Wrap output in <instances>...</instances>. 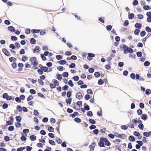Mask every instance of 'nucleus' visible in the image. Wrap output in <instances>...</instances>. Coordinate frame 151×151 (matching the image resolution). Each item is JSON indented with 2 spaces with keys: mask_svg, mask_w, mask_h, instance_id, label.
<instances>
[{
  "mask_svg": "<svg viewBox=\"0 0 151 151\" xmlns=\"http://www.w3.org/2000/svg\"><path fill=\"white\" fill-rule=\"evenodd\" d=\"M98 145L100 147H105V145L109 146L111 145V143L107 139L102 137L100 139V141L99 142Z\"/></svg>",
  "mask_w": 151,
  "mask_h": 151,
  "instance_id": "obj_1",
  "label": "nucleus"
},
{
  "mask_svg": "<svg viewBox=\"0 0 151 151\" xmlns=\"http://www.w3.org/2000/svg\"><path fill=\"white\" fill-rule=\"evenodd\" d=\"M29 61L31 63V64L34 66H37L38 65V61L35 57L30 58L29 59Z\"/></svg>",
  "mask_w": 151,
  "mask_h": 151,
  "instance_id": "obj_2",
  "label": "nucleus"
},
{
  "mask_svg": "<svg viewBox=\"0 0 151 151\" xmlns=\"http://www.w3.org/2000/svg\"><path fill=\"white\" fill-rule=\"evenodd\" d=\"M123 46L124 52V53H127L128 52H129L130 53H132L133 52V50L132 48L128 47L127 46L125 45H123Z\"/></svg>",
  "mask_w": 151,
  "mask_h": 151,
  "instance_id": "obj_3",
  "label": "nucleus"
},
{
  "mask_svg": "<svg viewBox=\"0 0 151 151\" xmlns=\"http://www.w3.org/2000/svg\"><path fill=\"white\" fill-rule=\"evenodd\" d=\"M76 98L80 100L82 99L83 96L81 93V92H78L76 93Z\"/></svg>",
  "mask_w": 151,
  "mask_h": 151,
  "instance_id": "obj_4",
  "label": "nucleus"
},
{
  "mask_svg": "<svg viewBox=\"0 0 151 151\" xmlns=\"http://www.w3.org/2000/svg\"><path fill=\"white\" fill-rule=\"evenodd\" d=\"M2 51L6 56H10V52L8 51V50L6 49L5 48L3 49Z\"/></svg>",
  "mask_w": 151,
  "mask_h": 151,
  "instance_id": "obj_5",
  "label": "nucleus"
},
{
  "mask_svg": "<svg viewBox=\"0 0 151 151\" xmlns=\"http://www.w3.org/2000/svg\"><path fill=\"white\" fill-rule=\"evenodd\" d=\"M88 56L87 57V59L88 60H91L92 58L91 57H94L95 56V55L94 54L91 53H88Z\"/></svg>",
  "mask_w": 151,
  "mask_h": 151,
  "instance_id": "obj_6",
  "label": "nucleus"
},
{
  "mask_svg": "<svg viewBox=\"0 0 151 151\" xmlns=\"http://www.w3.org/2000/svg\"><path fill=\"white\" fill-rule=\"evenodd\" d=\"M18 66L19 67H20L19 68H18V70L19 72L21 71L22 70V68L24 66L23 64L22 63H18Z\"/></svg>",
  "mask_w": 151,
  "mask_h": 151,
  "instance_id": "obj_7",
  "label": "nucleus"
},
{
  "mask_svg": "<svg viewBox=\"0 0 151 151\" xmlns=\"http://www.w3.org/2000/svg\"><path fill=\"white\" fill-rule=\"evenodd\" d=\"M40 50V47L39 46H37L34 49L33 52L34 53H37L39 52Z\"/></svg>",
  "mask_w": 151,
  "mask_h": 151,
  "instance_id": "obj_8",
  "label": "nucleus"
},
{
  "mask_svg": "<svg viewBox=\"0 0 151 151\" xmlns=\"http://www.w3.org/2000/svg\"><path fill=\"white\" fill-rule=\"evenodd\" d=\"M40 68L45 72H47L48 70V68L46 66H42L40 67Z\"/></svg>",
  "mask_w": 151,
  "mask_h": 151,
  "instance_id": "obj_9",
  "label": "nucleus"
},
{
  "mask_svg": "<svg viewBox=\"0 0 151 151\" xmlns=\"http://www.w3.org/2000/svg\"><path fill=\"white\" fill-rule=\"evenodd\" d=\"M141 119L143 120H145L147 119V116L146 114H143L141 116Z\"/></svg>",
  "mask_w": 151,
  "mask_h": 151,
  "instance_id": "obj_10",
  "label": "nucleus"
},
{
  "mask_svg": "<svg viewBox=\"0 0 151 151\" xmlns=\"http://www.w3.org/2000/svg\"><path fill=\"white\" fill-rule=\"evenodd\" d=\"M52 81L55 86H58L59 85V82L57 80L54 79Z\"/></svg>",
  "mask_w": 151,
  "mask_h": 151,
  "instance_id": "obj_11",
  "label": "nucleus"
},
{
  "mask_svg": "<svg viewBox=\"0 0 151 151\" xmlns=\"http://www.w3.org/2000/svg\"><path fill=\"white\" fill-rule=\"evenodd\" d=\"M92 144L93 145V146L92 145H90L89 146L90 151H93L95 146L96 144L95 142H93Z\"/></svg>",
  "mask_w": 151,
  "mask_h": 151,
  "instance_id": "obj_12",
  "label": "nucleus"
},
{
  "mask_svg": "<svg viewBox=\"0 0 151 151\" xmlns=\"http://www.w3.org/2000/svg\"><path fill=\"white\" fill-rule=\"evenodd\" d=\"M56 78L59 81H61L62 79V76L61 74H57L56 75Z\"/></svg>",
  "mask_w": 151,
  "mask_h": 151,
  "instance_id": "obj_13",
  "label": "nucleus"
},
{
  "mask_svg": "<svg viewBox=\"0 0 151 151\" xmlns=\"http://www.w3.org/2000/svg\"><path fill=\"white\" fill-rule=\"evenodd\" d=\"M8 29L9 31L12 32H14L15 30L14 27L12 26L9 27L8 28Z\"/></svg>",
  "mask_w": 151,
  "mask_h": 151,
  "instance_id": "obj_14",
  "label": "nucleus"
},
{
  "mask_svg": "<svg viewBox=\"0 0 151 151\" xmlns=\"http://www.w3.org/2000/svg\"><path fill=\"white\" fill-rule=\"evenodd\" d=\"M143 135L147 137H148L151 135V131H150L148 133L146 132H145L143 133Z\"/></svg>",
  "mask_w": 151,
  "mask_h": 151,
  "instance_id": "obj_15",
  "label": "nucleus"
},
{
  "mask_svg": "<svg viewBox=\"0 0 151 151\" xmlns=\"http://www.w3.org/2000/svg\"><path fill=\"white\" fill-rule=\"evenodd\" d=\"M135 27L139 29H140L142 27V24L139 23H136L135 25Z\"/></svg>",
  "mask_w": 151,
  "mask_h": 151,
  "instance_id": "obj_16",
  "label": "nucleus"
},
{
  "mask_svg": "<svg viewBox=\"0 0 151 151\" xmlns=\"http://www.w3.org/2000/svg\"><path fill=\"white\" fill-rule=\"evenodd\" d=\"M36 139V137L35 136L32 135L30 136V139L32 141H35Z\"/></svg>",
  "mask_w": 151,
  "mask_h": 151,
  "instance_id": "obj_17",
  "label": "nucleus"
},
{
  "mask_svg": "<svg viewBox=\"0 0 151 151\" xmlns=\"http://www.w3.org/2000/svg\"><path fill=\"white\" fill-rule=\"evenodd\" d=\"M36 40L33 38H32L30 40V42L33 44H35L36 43Z\"/></svg>",
  "mask_w": 151,
  "mask_h": 151,
  "instance_id": "obj_18",
  "label": "nucleus"
},
{
  "mask_svg": "<svg viewBox=\"0 0 151 151\" xmlns=\"http://www.w3.org/2000/svg\"><path fill=\"white\" fill-rule=\"evenodd\" d=\"M66 62V61L65 60H60L58 61V63L61 65L65 64Z\"/></svg>",
  "mask_w": 151,
  "mask_h": 151,
  "instance_id": "obj_19",
  "label": "nucleus"
},
{
  "mask_svg": "<svg viewBox=\"0 0 151 151\" xmlns=\"http://www.w3.org/2000/svg\"><path fill=\"white\" fill-rule=\"evenodd\" d=\"M143 9L145 10H148L151 9V7L148 5H144L143 6Z\"/></svg>",
  "mask_w": 151,
  "mask_h": 151,
  "instance_id": "obj_20",
  "label": "nucleus"
},
{
  "mask_svg": "<svg viewBox=\"0 0 151 151\" xmlns=\"http://www.w3.org/2000/svg\"><path fill=\"white\" fill-rule=\"evenodd\" d=\"M74 121L77 123H80L81 122V120L79 118L76 117L74 119Z\"/></svg>",
  "mask_w": 151,
  "mask_h": 151,
  "instance_id": "obj_21",
  "label": "nucleus"
},
{
  "mask_svg": "<svg viewBox=\"0 0 151 151\" xmlns=\"http://www.w3.org/2000/svg\"><path fill=\"white\" fill-rule=\"evenodd\" d=\"M48 130L50 132H53L54 131V128L51 126H49L48 128Z\"/></svg>",
  "mask_w": 151,
  "mask_h": 151,
  "instance_id": "obj_22",
  "label": "nucleus"
},
{
  "mask_svg": "<svg viewBox=\"0 0 151 151\" xmlns=\"http://www.w3.org/2000/svg\"><path fill=\"white\" fill-rule=\"evenodd\" d=\"M40 32V30L39 29H33L32 30L31 32L32 33H39Z\"/></svg>",
  "mask_w": 151,
  "mask_h": 151,
  "instance_id": "obj_23",
  "label": "nucleus"
},
{
  "mask_svg": "<svg viewBox=\"0 0 151 151\" xmlns=\"http://www.w3.org/2000/svg\"><path fill=\"white\" fill-rule=\"evenodd\" d=\"M62 75L64 77H68V73L67 72H64L63 73Z\"/></svg>",
  "mask_w": 151,
  "mask_h": 151,
  "instance_id": "obj_24",
  "label": "nucleus"
},
{
  "mask_svg": "<svg viewBox=\"0 0 151 151\" xmlns=\"http://www.w3.org/2000/svg\"><path fill=\"white\" fill-rule=\"evenodd\" d=\"M78 114V113L76 111L74 112L73 114H70V116H71L73 118H74L75 116L77 115Z\"/></svg>",
  "mask_w": 151,
  "mask_h": 151,
  "instance_id": "obj_25",
  "label": "nucleus"
},
{
  "mask_svg": "<svg viewBox=\"0 0 151 151\" xmlns=\"http://www.w3.org/2000/svg\"><path fill=\"white\" fill-rule=\"evenodd\" d=\"M71 99H67L66 100V102L67 104H70L71 103Z\"/></svg>",
  "mask_w": 151,
  "mask_h": 151,
  "instance_id": "obj_26",
  "label": "nucleus"
},
{
  "mask_svg": "<svg viewBox=\"0 0 151 151\" xmlns=\"http://www.w3.org/2000/svg\"><path fill=\"white\" fill-rule=\"evenodd\" d=\"M34 98L33 96L32 95H30L29 96V97L27 98V101H30L32 99H33Z\"/></svg>",
  "mask_w": 151,
  "mask_h": 151,
  "instance_id": "obj_27",
  "label": "nucleus"
},
{
  "mask_svg": "<svg viewBox=\"0 0 151 151\" xmlns=\"http://www.w3.org/2000/svg\"><path fill=\"white\" fill-rule=\"evenodd\" d=\"M49 142L50 144L52 145H55V142H54V141L52 140H49Z\"/></svg>",
  "mask_w": 151,
  "mask_h": 151,
  "instance_id": "obj_28",
  "label": "nucleus"
},
{
  "mask_svg": "<svg viewBox=\"0 0 151 151\" xmlns=\"http://www.w3.org/2000/svg\"><path fill=\"white\" fill-rule=\"evenodd\" d=\"M43 71L42 70L41 68L40 69H39L37 70V72L38 73V74L40 75H42V74H43Z\"/></svg>",
  "mask_w": 151,
  "mask_h": 151,
  "instance_id": "obj_29",
  "label": "nucleus"
},
{
  "mask_svg": "<svg viewBox=\"0 0 151 151\" xmlns=\"http://www.w3.org/2000/svg\"><path fill=\"white\" fill-rule=\"evenodd\" d=\"M129 139L130 141L134 142L135 140V138L132 136H130L129 137Z\"/></svg>",
  "mask_w": 151,
  "mask_h": 151,
  "instance_id": "obj_30",
  "label": "nucleus"
},
{
  "mask_svg": "<svg viewBox=\"0 0 151 151\" xmlns=\"http://www.w3.org/2000/svg\"><path fill=\"white\" fill-rule=\"evenodd\" d=\"M16 119L17 121L20 122L21 121L22 118L21 116H17L16 117Z\"/></svg>",
  "mask_w": 151,
  "mask_h": 151,
  "instance_id": "obj_31",
  "label": "nucleus"
},
{
  "mask_svg": "<svg viewBox=\"0 0 151 151\" xmlns=\"http://www.w3.org/2000/svg\"><path fill=\"white\" fill-rule=\"evenodd\" d=\"M140 31L139 29H136L134 31V34L136 35H138L140 32Z\"/></svg>",
  "mask_w": 151,
  "mask_h": 151,
  "instance_id": "obj_32",
  "label": "nucleus"
},
{
  "mask_svg": "<svg viewBox=\"0 0 151 151\" xmlns=\"http://www.w3.org/2000/svg\"><path fill=\"white\" fill-rule=\"evenodd\" d=\"M128 17L129 19H132L134 17V14L133 13H131L129 15Z\"/></svg>",
  "mask_w": 151,
  "mask_h": 151,
  "instance_id": "obj_33",
  "label": "nucleus"
},
{
  "mask_svg": "<svg viewBox=\"0 0 151 151\" xmlns=\"http://www.w3.org/2000/svg\"><path fill=\"white\" fill-rule=\"evenodd\" d=\"M138 127L140 129H143L144 128L143 124L142 123L139 124L138 125Z\"/></svg>",
  "mask_w": 151,
  "mask_h": 151,
  "instance_id": "obj_34",
  "label": "nucleus"
},
{
  "mask_svg": "<svg viewBox=\"0 0 151 151\" xmlns=\"http://www.w3.org/2000/svg\"><path fill=\"white\" fill-rule=\"evenodd\" d=\"M104 83V82L101 79H99L98 81V83L99 85H102Z\"/></svg>",
  "mask_w": 151,
  "mask_h": 151,
  "instance_id": "obj_35",
  "label": "nucleus"
},
{
  "mask_svg": "<svg viewBox=\"0 0 151 151\" xmlns=\"http://www.w3.org/2000/svg\"><path fill=\"white\" fill-rule=\"evenodd\" d=\"M9 60L11 62H12L13 61H15L17 60V59L13 57L9 58Z\"/></svg>",
  "mask_w": 151,
  "mask_h": 151,
  "instance_id": "obj_36",
  "label": "nucleus"
},
{
  "mask_svg": "<svg viewBox=\"0 0 151 151\" xmlns=\"http://www.w3.org/2000/svg\"><path fill=\"white\" fill-rule=\"evenodd\" d=\"M17 109L19 112L21 111L22 109L20 106L18 105L17 106Z\"/></svg>",
  "mask_w": 151,
  "mask_h": 151,
  "instance_id": "obj_37",
  "label": "nucleus"
},
{
  "mask_svg": "<svg viewBox=\"0 0 151 151\" xmlns=\"http://www.w3.org/2000/svg\"><path fill=\"white\" fill-rule=\"evenodd\" d=\"M69 68H73L75 67V64L74 63H71L70 65H69Z\"/></svg>",
  "mask_w": 151,
  "mask_h": 151,
  "instance_id": "obj_38",
  "label": "nucleus"
},
{
  "mask_svg": "<svg viewBox=\"0 0 151 151\" xmlns=\"http://www.w3.org/2000/svg\"><path fill=\"white\" fill-rule=\"evenodd\" d=\"M128 128V126L126 125H122L121 127V129H124V130H126Z\"/></svg>",
  "mask_w": 151,
  "mask_h": 151,
  "instance_id": "obj_39",
  "label": "nucleus"
},
{
  "mask_svg": "<svg viewBox=\"0 0 151 151\" xmlns=\"http://www.w3.org/2000/svg\"><path fill=\"white\" fill-rule=\"evenodd\" d=\"M15 125L17 127H19L21 126V124L20 123L17 122L15 123Z\"/></svg>",
  "mask_w": 151,
  "mask_h": 151,
  "instance_id": "obj_40",
  "label": "nucleus"
},
{
  "mask_svg": "<svg viewBox=\"0 0 151 151\" xmlns=\"http://www.w3.org/2000/svg\"><path fill=\"white\" fill-rule=\"evenodd\" d=\"M145 93L147 95H148L151 93V90L150 89H147L146 90Z\"/></svg>",
  "mask_w": 151,
  "mask_h": 151,
  "instance_id": "obj_41",
  "label": "nucleus"
},
{
  "mask_svg": "<svg viewBox=\"0 0 151 151\" xmlns=\"http://www.w3.org/2000/svg\"><path fill=\"white\" fill-rule=\"evenodd\" d=\"M56 58L58 60H61L62 59L63 56L62 55H57L56 56Z\"/></svg>",
  "mask_w": 151,
  "mask_h": 151,
  "instance_id": "obj_42",
  "label": "nucleus"
},
{
  "mask_svg": "<svg viewBox=\"0 0 151 151\" xmlns=\"http://www.w3.org/2000/svg\"><path fill=\"white\" fill-rule=\"evenodd\" d=\"M85 98L86 100L89 99L91 98V96L90 95L86 94L85 96Z\"/></svg>",
  "mask_w": 151,
  "mask_h": 151,
  "instance_id": "obj_43",
  "label": "nucleus"
},
{
  "mask_svg": "<svg viewBox=\"0 0 151 151\" xmlns=\"http://www.w3.org/2000/svg\"><path fill=\"white\" fill-rule=\"evenodd\" d=\"M15 101L18 103H20L21 102V99L18 97H17L15 99Z\"/></svg>",
  "mask_w": 151,
  "mask_h": 151,
  "instance_id": "obj_44",
  "label": "nucleus"
},
{
  "mask_svg": "<svg viewBox=\"0 0 151 151\" xmlns=\"http://www.w3.org/2000/svg\"><path fill=\"white\" fill-rule=\"evenodd\" d=\"M87 115L88 116H93V114L92 112L91 111H89L87 113Z\"/></svg>",
  "mask_w": 151,
  "mask_h": 151,
  "instance_id": "obj_45",
  "label": "nucleus"
},
{
  "mask_svg": "<svg viewBox=\"0 0 151 151\" xmlns=\"http://www.w3.org/2000/svg\"><path fill=\"white\" fill-rule=\"evenodd\" d=\"M104 18L103 17H100L99 18V20L101 22L104 23Z\"/></svg>",
  "mask_w": 151,
  "mask_h": 151,
  "instance_id": "obj_46",
  "label": "nucleus"
},
{
  "mask_svg": "<svg viewBox=\"0 0 151 151\" xmlns=\"http://www.w3.org/2000/svg\"><path fill=\"white\" fill-rule=\"evenodd\" d=\"M25 147H21L17 149V151H22L23 150L25 149Z\"/></svg>",
  "mask_w": 151,
  "mask_h": 151,
  "instance_id": "obj_47",
  "label": "nucleus"
},
{
  "mask_svg": "<svg viewBox=\"0 0 151 151\" xmlns=\"http://www.w3.org/2000/svg\"><path fill=\"white\" fill-rule=\"evenodd\" d=\"M30 93L32 94H35L36 93V91L33 89H31L29 90Z\"/></svg>",
  "mask_w": 151,
  "mask_h": 151,
  "instance_id": "obj_48",
  "label": "nucleus"
},
{
  "mask_svg": "<svg viewBox=\"0 0 151 151\" xmlns=\"http://www.w3.org/2000/svg\"><path fill=\"white\" fill-rule=\"evenodd\" d=\"M89 121L90 123L92 124H95L96 122L93 119H89Z\"/></svg>",
  "mask_w": 151,
  "mask_h": 151,
  "instance_id": "obj_49",
  "label": "nucleus"
},
{
  "mask_svg": "<svg viewBox=\"0 0 151 151\" xmlns=\"http://www.w3.org/2000/svg\"><path fill=\"white\" fill-rule=\"evenodd\" d=\"M69 86L68 85H65L63 87L62 89L64 91H66L68 90Z\"/></svg>",
  "mask_w": 151,
  "mask_h": 151,
  "instance_id": "obj_50",
  "label": "nucleus"
},
{
  "mask_svg": "<svg viewBox=\"0 0 151 151\" xmlns=\"http://www.w3.org/2000/svg\"><path fill=\"white\" fill-rule=\"evenodd\" d=\"M137 113L139 115H141L142 114V111L141 109H139L137 111Z\"/></svg>",
  "mask_w": 151,
  "mask_h": 151,
  "instance_id": "obj_51",
  "label": "nucleus"
},
{
  "mask_svg": "<svg viewBox=\"0 0 151 151\" xmlns=\"http://www.w3.org/2000/svg\"><path fill=\"white\" fill-rule=\"evenodd\" d=\"M94 75L96 77H99L100 76V73L99 72H96L94 73Z\"/></svg>",
  "mask_w": 151,
  "mask_h": 151,
  "instance_id": "obj_52",
  "label": "nucleus"
},
{
  "mask_svg": "<svg viewBox=\"0 0 151 151\" xmlns=\"http://www.w3.org/2000/svg\"><path fill=\"white\" fill-rule=\"evenodd\" d=\"M67 96L68 97L70 98L71 96V92L70 91H68Z\"/></svg>",
  "mask_w": 151,
  "mask_h": 151,
  "instance_id": "obj_53",
  "label": "nucleus"
},
{
  "mask_svg": "<svg viewBox=\"0 0 151 151\" xmlns=\"http://www.w3.org/2000/svg\"><path fill=\"white\" fill-rule=\"evenodd\" d=\"M41 56L42 58V59L44 61H45L46 60V58L44 56V55L43 54H41Z\"/></svg>",
  "mask_w": 151,
  "mask_h": 151,
  "instance_id": "obj_54",
  "label": "nucleus"
},
{
  "mask_svg": "<svg viewBox=\"0 0 151 151\" xmlns=\"http://www.w3.org/2000/svg\"><path fill=\"white\" fill-rule=\"evenodd\" d=\"M112 28V27L111 25H109L107 26L106 27L108 31H110Z\"/></svg>",
  "mask_w": 151,
  "mask_h": 151,
  "instance_id": "obj_55",
  "label": "nucleus"
},
{
  "mask_svg": "<svg viewBox=\"0 0 151 151\" xmlns=\"http://www.w3.org/2000/svg\"><path fill=\"white\" fill-rule=\"evenodd\" d=\"M2 107L4 109H6L8 107V105L6 103H4L2 105Z\"/></svg>",
  "mask_w": 151,
  "mask_h": 151,
  "instance_id": "obj_56",
  "label": "nucleus"
},
{
  "mask_svg": "<svg viewBox=\"0 0 151 151\" xmlns=\"http://www.w3.org/2000/svg\"><path fill=\"white\" fill-rule=\"evenodd\" d=\"M68 84L71 87H73L74 86V85L73 83V82L71 80H70L68 81Z\"/></svg>",
  "mask_w": 151,
  "mask_h": 151,
  "instance_id": "obj_57",
  "label": "nucleus"
},
{
  "mask_svg": "<svg viewBox=\"0 0 151 151\" xmlns=\"http://www.w3.org/2000/svg\"><path fill=\"white\" fill-rule=\"evenodd\" d=\"M14 129V127L13 126H11L8 128V129L9 131H13Z\"/></svg>",
  "mask_w": 151,
  "mask_h": 151,
  "instance_id": "obj_58",
  "label": "nucleus"
},
{
  "mask_svg": "<svg viewBox=\"0 0 151 151\" xmlns=\"http://www.w3.org/2000/svg\"><path fill=\"white\" fill-rule=\"evenodd\" d=\"M38 81L39 83L41 85H43L44 84L43 81L41 79H38Z\"/></svg>",
  "mask_w": 151,
  "mask_h": 151,
  "instance_id": "obj_59",
  "label": "nucleus"
},
{
  "mask_svg": "<svg viewBox=\"0 0 151 151\" xmlns=\"http://www.w3.org/2000/svg\"><path fill=\"white\" fill-rule=\"evenodd\" d=\"M102 111L101 110L99 111H98L97 112V115L99 116H102Z\"/></svg>",
  "mask_w": 151,
  "mask_h": 151,
  "instance_id": "obj_60",
  "label": "nucleus"
},
{
  "mask_svg": "<svg viewBox=\"0 0 151 151\" xmlns=\"http://www.w3.org/2000/svg\"><path fill=\"white\" fill-rule=\"evenodd\" d=\"M11 39L13 41H16L17 40V37L14 36H11Z\"/></svg>",
  "mask_w": 151,
  "mask_h": 151,
  "instance_id": "obj_61",
  "label": "nucleus"
},
{
  "mask_svg": "<svg viewBox=\"0 0 151 151\" xmlns=\"http://www.w3.org/2000/svg\"><path fill=\"white\" fill-rule=\"evenodd\" d=\"M12 68L14 69L16 68L17 67V64L15 63H12Z\"/></svg>",
  "mask_w": 151,
  "mask_h": 151,
  "instance_id": "obj_62",
  "label": "nucleus"
},
{
  "mask_svg": "<svg viewBox=\"0 0 151 151\" xmlns=\"http://www.w3.org/2000/svg\"><path fill=\"white\" fill-rule=\"evenodd\" d=\"M56 141L59 144H60L62 142V141L59 138H58L56 139Z\"/></svg>",
  "mask_w": 151,
  "mask_h": 151,
  "instance_id": "obj_63",
  "label": "nucleus"
},
{
  "mask_svg": "<svg viewBox=\"0 0 151 151\" xmlns=\"http://www.w3.org/2000/svg\"><path fill=\"white\" fill-rule=\"evenodd\" d=\"M145 30L147 32H151V29L148 26L146 27Z\"/></svg>",
  "mask_w": 151,
  "mask_h": 151,
  "instance_id": "obj_64",
  "label": "nucleus"
}]
</instances>
